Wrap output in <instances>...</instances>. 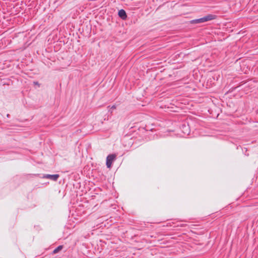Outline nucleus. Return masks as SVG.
I'll list each match as a JSON object with an SVG mask.
<instances>
[{"mask_svg":"<svg viewBox=\"0 0 258 258\" xmlns=\"http://www.w3.org/2000/svg\"><path fill=\"white\" fill-rule=\"evenodd\" d=\"M38 175L41 178H47V179H49L51 180L54 181H56L59 177V175L58 174H38Z\"/></svg>","mask_w":258,"mask_h":258,"instance_id":"f257e3e1","label":"nucleus"},{"mask_svg":"<svg viewBox=\"0 0 258 258\" xmlns=\"http://www.w3.org/2000/svg\"><path fill=\"white\" fill-rule=\"evenodd\" d=\"M116 155L115 154H110L106 157V165L108 168H111L112 163L115 160Z\"/></svg>","mask_w":258,"mask_h":258,"instance_id":"f03ea898","label":"nucleus"},{"mask_svg":"<svg viewBox=\"0 0 258 258\" xmlns=\"http://www.w3.org/2000/svg\"><path fill=\"white\" fill-rule=\"evenodd\" d=\"M180 130L185 135H188L190 132V127L188 123L183 122L180 125Z\"/></svg>","mask_w":258,"mask_h":258,"instance_id":"7ed1b4c3","label":"nucleus"},{"mask_svg":"<svg viewBox=\"0 0 258 258\" xmlns=\"http://www.w3.org/2000/svg\"><path fill=\"white\" fill-rule=\"evenodd\" d=\"M217 18V16L213 14H208L207 16H205L202 18V22L205 23L209 21H211L213 20L216 19Z\"/></svg>","mask_w":258,"mask_h":258,"instance_id":"20e7f679","label":"nucleus"},{"mask_svg":"<svg viewBox=\"0 0 258 258\" xmlns=\"http://www.w3.org/2000/svg\"><path fill=\"white\" fill-rule=\"evenodd\" d=\"M118 16L122 20H126L127 18V14L124 9L118 10Z\"/></svg>","mask_w":258,"mask_h":258,"instance_id":"39448f33","label":"nucleus"},{"mask_svg":"<svg viewBox=\"0 0 258 258\" xmlns=\"http://www.w3.org/2000/svg\"><path fill=\"white\" fill-rule=\"evenodd\" d=\"M189 23L190 24H198L203 23V22H202V18H200L199 19H193V20H190L189 21Z\"/></svg>","mask_w":258,"mask_h":258,"instance_id":"423d86ee","label":"nucleus"},{"mask_svg":"<svg viewBox=\"0 0 258 258\" xmlns=\"http://www.w3.org/2000/svg\"><path fill=\"white\" fill-rule=\"evenodd\" d=\"M63 248V245H60L56 247L52 251V254H56Z\"/></svg>","mask_w":258,"mask_h":258,"instance_id":"0eeeda50","label":"nucleus"},{"mask_svg":"<svg viewBox=\"0 0 258 258\" xmlns=\"http://www.w3.org/2000/svg\"><path fill=\"white\" fill-rule=\"evenodd\" d=\"M173 227H183L186 226V224H182V223H179V224H176V223L173 222Z\"/></svg>","mask_w":258,"mask_h":258,"instance_id":"6e6552de","label":"nucleus"},{"mask_svg":"<svg viewBox=\"0 0 258 258\" xmlns=\"http://www.w3.org/2000/svg\"><path fill=\"white\" fill-rule=\"evenodd\" d=\"M116 105H113L111 107V108H110V110L115 109H116Z\"/></svg>","mask_w":258,"mask_h":258,"instance_id":"1a4fd4ad","label":"nucleus"},{"mask_svg":"<svg viewBox=\"0 0 258 258\" xmlns=\"http://www.w3.org/2000/svg\"><path fill=\"white\" fill-rule=\"evenodd\" d=\"M33 83L36 85L40 86V84L38 82H34Z\"/></svg>","mask_w":258,"mask_h":258,"instance_id":"9d476101","label":"nucleus"},{"mask_svg":"<svg viewBox=\"0 0 258 258\" xmlns=\"http://www.w3.org/2000/svg\"><path fill=\"white\" fill-rule=\"evenodd\" d=\"M183 221H184V222H187L185 220H179V221H177V222H183Z\"/></svg>","mask_w":258,"mask_h":258,"instance_id":"9b49d317","label":"nucleus"},{"mask_svg":"<svg viewBox=\"0 0 258 258\" xmlns=\"http://www.w3.org/2000/svg\"><path fill=\"white\" fill-rule=\"evenodd\" d=\"M10 115L9 114H7V117L8 118H9V117H10Z\"/></svg>","mask_w":258,"mask_h":258,"instance_id":"f8f14e48","label":"nucleus"},{"mask_svg":"<svg viewBox=\"0 0 258 258\" xmlns=\"http://www.w3.org/2000/svg\"><path fill=\"white\" fill-rule=\"evenodd\" d=\"M242 152H243V153L244 154H245V151H243V149H242Z\"/></svg>","mask_w":258,"mask_h":258,"instance_id":"ddd939ff","label":"nucleus"},{"mask_svg":"<svg viewBox=\"0 0 258 258\" xmlns=\"http://www.w3.org/2000/svg\"><path fill=\"white\" fill-rule=\"evenodd\" d=\"M245 155L248 156V154H245Z\"/></svg>","mask_w":258,"mask_h":258,"instance_id":"4468645a","label":"nucleus"}]
</instances>
